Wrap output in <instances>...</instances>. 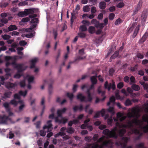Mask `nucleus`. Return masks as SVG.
Instances as JSON below:
<instances>
[{
    "instance_id": "obj_3",
    "label": "nucleus",
    "mask_w": 148,
    "mask_h": 148,
    "mask_svg": "<svg viewBox=\"0 0 148 148\" xmlns=\"http://www.w3.org/2000/svg\"><path fill=\"white\" fill-rule=\"evenodd\" d=\"M37 15L36 14H31L29 16V18H32L30 22L32 23L30 27L28 29H26V31L27 32H29V30H32L33 29L35 28L37 26L36 23L38 22V19L36 17H37Z\"/></svg>"
},
{
    "instance_id": "obj_25",
    "label": "nucleus",
    "mask_w": 148,
    "mask_h": 148,
    "mask_svg": "<svg viewBox=\"0 0 148 148\" xmlns=\"http://www.w3.org/2000/svg\"><path fill=\"white\" fill-rule=\"evenodd\" d=\"M140 26V25H138L136 28L135 29L133 35V37L134 38L136 37L139 30V28Z\"/></svg>"
},
{
    "instance_id": "obj_19",
    "label": "nucleus",
    "mask_w": 148,
    "mask_h": 148,
    "mask_svg": "<svg viewBox=\"0 0 148 148\" xmlns=\"http://www.w3.org/2000/svg\"><path fill=\"white\" fill-rule=\"evenodd\" d=\"M97 75L93 76L91 77L90 80L92 84H96L97 83Z\"/></svg>"
},
{
    "instance_id": "obj_58",
    "label": "nucleus",
    "mask_w": 148,
    "mask_h": 148,
    "mask_svg": "<svg viewBox=\"0 0 148 148\" xmlns=\"http://www.w3.org/2000/svg\"><path fill=\"white\" fill-rule=\"evenodd\" d=\"M27 44V42L25 40H21L19 42V44L21 46H24Z\"/></svg>"
},
{
    "instance_id": "obj_53",
    "label": "nucleus",
    "mask_w": 148,
    "mask_h": 148,
    "mask_svg": "<svg viewBox=\"0 0 148 148\" xmlns=\"http://www.w3.org/2000/svg\"><path fill=\"white\" fill-rule=\"evenodd\" d=\"M53 34L54 36V38L55 40H56L57 35H58V32L57 30L54 29L53 30Z\"/></svg>"
},
{
    "instance_id": "obj_12",
    "label": "nucleus",
    "mask_w": 148,
    "mask_h": 148,
    "mask_svg": "<svg viewBox=\"0 0 148 148\" xmlns=\"http://www.w3.org/2000/svg\"><path fill=\"white\" fill-rule=\"evenodd\" d=\"M79 53L80 56H78L77 58L76 59H77V60H83L86 58L85 56H81L83 55L84 54V49H79Z\"/></svg>"
},
{
    "instance_id": "obj_18",
    "label": "nucleus",
    "mask_w": 148,
    "mask_h": 148,
    "mask_svg": "<svg viewBox=\"0 0 148 148\" xmlns=\"http://www.w3.org/2000/svg\"><path fill=\"white\" fill-rule=\"evenodd\" d=\"M73 110L74 112H75L77 111L78 110L81 111L83 109V106L82 105L79 106V107L77 106H75L73 108Z\"/></svg>"
},
{
    "instance_id": "obj_64",
    "label": "nucleus",
    "mask_w": 148,
    "mask_h": 148,
    "mask_svg": "<svg viewBox=\"0 0 148 148\" xmlns=\"http://www.w3.org/2000/svg\"><path fill=\"white\" fill-rule=\"evenodd\" d=\"M91 12L92 14H94L97 12L96 8L94 6H92L91 8Z\"/></svg>"
},
{
    "instance_id": "obj_22",
    "label": "nucleus",
    "mask_w": 148,
    "mask_h": 148,
    "mask_svg": "<svg viewBox=\"0 0 148 148\" xmlns=\"http://www.w3.org/2000/svg\"><path fill=\"white\" fill-rule=\"evenodd\" d=\"M37 60L38 59L37 58H34L31 60L30 69H33L35 67V64Z\"/></svg>"
},
{
    "instance_id": "obj_6",
    "label": "nucleus",
    "mask_w": 148,
    "mask_h": 148,
    "mask_svg": "<svg viewBox=\"0 0 148 148\" xmlns=\"http://www.w3.org/2000/svg\"><path fill=\"white\" fill-rule=\"evenodd\" d=\"M104 87L105 89H107L108 91H110L111 88L114 90L116 89L115 83L114 82H113L112 84L111 83L108 84V81H106L105 82L104 84Z\"/></svg>"
},
{
    "instance_id": "obj_15",
    "label": "nucleus",
    "mask_w": 148,
    "mask_h": 148,
    "mask_svg": "<svg viewBox=\"0 0 148 148\" xmlns=\"http://www.w3.org/2000/svg\"><path fill=\"white\" fill-rule=\"evenodd\" d=\"M105 111L104 109H102L100 111L97 112L94 116L95 118H99L101 114L102 116H103L105 114Z\"/></svg>"
},
{
    "instance_id": "obj_26",
    "label": "nucleus",
    "mask_w": 148,
    "mask_h": 148,
    "mask_svg": "<svg viewBox=\"0 0 148 148\" xmlns=\"http://www.w3.org/2000/svg\"><path fill=\"white\" fill-rule=\"evenodd\" d=\"M17 15L20 17H23L27 16L25 10L24 11L19 12L17 14Z\"/></svg>"
},
{
    "instance_id": "obj_8",
    "label": "nucleus",
    "mask_w": 148,
    "mask_h": 148,
    "mask_svg": "<svg viewBox=\"0 0 148 148\" xmlns=\"http://www.w3.org/2000/svg\"><path fill=\"white\" fill-rule=\"evenodd\" d=\"M91 22L95 25V27L97 28H99L102 29L104 27L105 25L103 23H99L96 19H93L92 20Z\"/></svg>"
},
{
    "instance_id": "obj_54",
    "label": "nucleus",
    "mask_w": 148,
    "mask_h": 148,
    "mask_svg": "<svg viewBox=\"0 0 148 148\" xmlns=\"http://www.w3.org/2000/svg\"><path fill=\"white\" fill-rule=\"evenodd\" d=\"M25 106V105L24 104H21L18 108V112H20L22 111Z\"/></svg>"
},
{
    "instance_id": "obj_61",
    "label": "nucleus",
    "mask_w": 148,
    "mask_h": 148,
    "mask_svg": "<svg viewBox=\"0 0 148 148\" xmlns=\"http://www.w3.org/2000/svg\"><path fill=\"white\" fill-rule=\"evenodd\" d=\"M30 21V19L29 17H26L22 18L21 21L23 22H27Z\"/></svg>"
},
{
    "instance_id": "obj_45",
    "label": "nucleus",
    "mask_w": 148,
    "mask_h": 148,
    "mask_svg": "<svg viewBox=\"0 0 148 148\" xmlns=\"http://www.w3.org/2000/svg\"><path fill=\"white\" fill-rule=\"evenodd\" d=\"M82 23L84 24V25H85L86 26H89L90 23V22L87 20H84L82 21Z\"/></svg>"
},
{
    "instance_id": "obj_23",
    "label": "nucleus",
    "mask_w": 148,
    "mask_h": 148,
    "mask_svg": "<svg viewBox=\"0 0 148 148\" xmlns=\"http://www.w3.org/2000/svg\"><path fill=\"white\" fill-rule=\"evenodd\" d=\"M27 16L28 14H32L34 13L35 9L34 8L27 9L25 10Z\"/></svg>"
},
{
    "instance_id": "obj_37",
    "label": "nucleus",
    "mask_w": 148,
    "mask_h": 148,
    "mask_svg": "<svg viewBox=\"0 0 148 148\" xmlns=\"http://www.w3.org/2000/svg\"><path fill=\"white\" fill-rule=\"evenodd\" d=\"M136 147H138L139 148H147L145 147L144 144L143 143H140L139 144L136 145Z\"/></svg>"
},
{
    "instance_id": "obj_55",
    "label": "nucleus",
    "mask_w": 148,
    "mask_h": 148,
    "mask_svg": "<svg viewBox=\"0 0 148 148\" xmlns=\"http://www.w3.org/2000/svg\"><path fill=\"white\" fill-rule=\"evenodd\" d=\"M143 3V2L142 0H140L138 4L137 5L136 7L138 8V9H140L142 6Z\"/></svg>"
},
{
    "instance_id": "obj_2",
    "label": "nucleus",
    "mask_w": 148,
    "mask_h": 148,
    "mask_svg": "<svg viewBox=\"0 0 148 148\" xmlns=\"http://www.w3.org/2000/svg\"><path fill=\"white\" fill-rule=\"evenodd\" d=\"M133 124H135L136 125L139 127V128L143 130L144 133H148V125H146L143 126V122L140 120H138L136 119H134L132 120L131 122L129 121L127 124V128L132 130L134 127Z\"/></svg>"
},
{
    "instance_id": "obj_38",
    "label": "nucleus",
    "mask_w": 148,
    "mask_h": 148,
    "mask_svg": "<svg viewBox=\"0 0 148 148\" xmlns=\"http://www.w3.org/2000/svg\"><path fill=\"white\" fill-rule=\"evenodd\" d=\"M124 86V84L123 82H120L117 85V88L119 89H121Z\"/></svg>"
},
{
    "instance_id": "obj_36",
    "label": "nucleus",
    "mask_w": 148,
    "mask_h": 148,
    "mask_svg": "<svg viewBox=\"0 0 148 148\" xmlns=\"http://www.w3.org/2000/svg\"><path fill=\"white\" fill-rule=\"evenodd\" d=\"M108 112L111 113L112 115H114L115 113L114 108L113 107H110L108 109Z\"/></svg>"
},
{
    "instance_id": "obj_27",
    "label": "nucleus",
    "mask_w": 148,
    "mask_h": 148,
    "mask_svg": "<svg viewBox=\"0 0 148 148\" xmlns=\"http://www.w3.org/2000/svg\"><path fill=\"white\" fill-rule=\"evenodd\" d=\"M148 35L146 33H145L143 36L139 40V42L140 43H142L144 42L146 40L147 38L148 37Z\"/></svg>"
},
{
    "instance_id": "obj_40",
    "label": "nucleus",
    "mask_w": 148,
    "mask_h": 148,
    "mask_svg": "<svg viewBox=\"0 0 148 148\" xmlns=\"http://www.w3.org/2000/svg\"><path fill=\"white\" fill-rule=\"evenodd\" d=\"M27 93V91L26 90L24 92L22 90H20L19 92V94L21 96H23L24 97H25Z\"/></svg>"
},
{
    "instance_id": "obj_41",
    "label": "nucleus",
    "mask_w": 148,
    "mask_h": 148,
    "mask_svg": "<svg viewBox=\"0 0 148 148\" xmlns=\"http://www.w3.org/2000/svg\"><path fill=\"white\" fill-rule=\"evenodd\" d=\"M67 96L69 98L70 100L71 101H72L74 97V95L73 93H67Z\"/></svg>"
},
{
    "instance_id": "obj_47",
    "label": "nucleus",
    "mask_w": 148,
    "mask_h": 148,
    "mask_svg": "<svg viewBox=\"0 0 148 148\" xmlns=\"http://www.w3.org/2000/svg\"><path fill=\"white\" fill-rule=\"evenodd\" d=\"M136 57L140 59H142L144 58V56L140 53H137L136 55Z\"/></svg>"
},
{
    "instance_id": "obj_31",
    "label": "nucleus",
    "mask_w": 148,
    "mask_h": 148,
    "mask_svg": "<svg viewBox=\"0 0 148 148\" xmlns=\"http://www.w3.org/2000/svg\"><path fill=\"white\" fill-rule=\"evenodd\" d=\"M79 31L83 32H85L87 30V28L85 25H81L79 28Z\"/></svg>"
},
{
    "instance_id": "obj_57",
    "label": "nucleus",
    "mask_w": 148,
    "mask_h": 148,
    "mask_svg": "<svg viewBox=\"0 0 148 148\" xmlns=\"http://www.w3.org/2000/svg\"><path fill=\"white\" fill-rule=\"evenodd\" d=\"M115 16V14L113 13H110L109 16V18L110 20H113Z\"/></svg>"
},
{
    "instance_id": "obj_9",
    "label": "nucleus",
    "mask_w": 148,
    "mask_h": 148,
    "mask_svg": "<svg viewBox=\"0 0 148 148\" xmlns=\"http://www.w3.org/2000/svg\"><path fill=\"white\" fill-rule=\"evenodd\" d=\"M17 29V27L15 25H11L7 28L4 29L3 31L4 32L7 33L10 31L16 30Z\"/></svg>"
},
{
    "instance_id": "obj_16",
    "label": "nucleus",
    "mask_w": 148,
    "mask_h": 148,
    "mask_svg": "<svg viewBox=\"0 0 148 148\" xmlns=\"http://www.w3.org/2000/svg\"><path fill=\"white\" fill-rule=\"evenodd\" d=\"M77 99L81 102H86V97L81 93L78 94L77 96Z\"/></svg>"
},
{
    "instance_id": "obj_42",
    "label": "nucleus",
    "mask_w": 148,
    "mask_h": 148,
    "mask_svg": "<svg viewBox=\"0 0 148 148\" xmlns=\"http://www.w3.org/2000/svg\"><path fill=\"white\" fill-rule=\"evenodd\" d=\"M132 104L131 101L129 99H127L125 102V105L126 106L131 105Z\"/></svg>"
},
{
    "instance_id": "obj_35",
    "label": "nucleus",
    "mask_w": 148,
    "mask_h": 148,
    "mask_svg": "<svg viewBox=\"0 0 148 148\" xmlns=\"http://www.w3.org/2000/svg\"><path fill=\"white\" fill-rule=\"evenodd\" d=\"M12 94V92L10 91L5 92L4 94V96L5 98H10Z\"/></svg>"
},
{
    "instance_id": "obj_48",
    "label": "nucleus",
    "mask_w": 148,
    "mask_h": 148,
    "mask_svg": "<svg viewBox=\"0 0 148 148\" xmlns=\"http://www.w3.org/2000/svg\"><path fill=\"white\" fill-rule=\"evenodd\" d=\"M90 10V8L88 5H86L83 7V11L84 12H88Z\"/></svg>"
},
{
    "instance_id": "obj_1",
    "label": "nucleus",
    "mask_w": 148,
    "mask_h": 148,
    "mask_svg": "<svg viewBox=\"0 0 148 148\" xmlns=\"http://www.w3.org/2000/svg\"><path fill=\"white\" fill-rule=\"evenodd\" d=\"M126 132V130L125 129H121L118 130L117 127H114L111 131L108 129H105L103 132V134L106 135L109 138H113L117 139L118 136L121 137V139ZM121 140L120 141H121Z\"/></svg>"
},
{
    "instance_id": "obj_32",
    "label": "nucleus",
    "mask_w": 148,
    "mask_h": 148,
    "mask_svg": "<svg viewBox=\"0 0 148 148\" xmlns=\"http://www.w3.org/2000/svg\"><path fill=\"white\" fill-rule=\"evenodd\" d=\"M88 31L89 33L93 34L95 32V27L92 26H90L88 29Z\"/></svg>"
},
{
    "instance_id": "obj_13",
    "label": "nucleus",
    "mask_w": 148,
    "mask_h": 148,
    "mask_svg": "<svg viewBox=\"0 0 148 148\" xmlns=\"http://www.w3.org/2000/svg\"><path fill=\"white\" fill-rule=\"evenodd\" d=\"M23 64H18L16 66H14V68L17 69L18 73H20L25 70L23 68Z\"/></svg>"
},
{
    "instance_id": "obj_33",
    "label": "nucleus",
    "mask_w": 148,
    "mask_h": 148,
    "mask_svg": "<svg viewBox=\"0 0 148 148\" xmlns=\"http://www.w3.org/2000/svg\"><path fill=\"white\" fill-rule=\"evenodd\" d=\"M78 36L81 38H83L86 37V34L82 32H80L78 33Z\"/></svg>"
},
{
    "instance_id": "obj_49",
    "label": "nucleus",
    "mask_w": 148,
    "mask_h": 148,
    "mask_svg": "<svg viewBox=\"0 0 148 148\" xmlns=\"http://www.w3.org/2000/svg\"><path fill=\"white\" fill-rule=\"evenodd\" d=\"M0 22L3 24H6L8 22V20L6 18H2L0 20Z\"/></svg>"
},
{
    "instance_id": "obj_44",
    "label": "nucleus",
    "mask_w": 148,
    "mask_h": 148,
    "mask_svg": "<svg viewBox=\"0 0 148 148\" xmlns=\"http://www.w3.org/2000/svg\"><path fill=\"white\" fill-rule=\"evenodd\" d=\"M75 131L74 129L72 127L68 128L67 129V132L70 134H72Z\"/></svg>"
},
{
    "instance_id": "obj_30",
    "label": "nucleus",
    "mask_w": 148,
    "mask_h": 148,
    "mask_svg": "<svg viewBox=\"0 0 148 148\" xmlns=\"http://www.w3.org/2000/svg\"><path fill=\"white\" fill-rule=\"evenodd\" d=\"M147 15L146 13L143 12L141 16V20L142 21L145 22L147 17Z\"/></svg>"
},
{
    "instance_id": "obj_24",
    "label": "nucleus",
    "mask_w": 148,
    "mask_h": 148,
    "mask_svg": "<svg viewBox=\"0 0 148 148\" xmlns=\"http://www.w3.org/2000/svg\"><path fill=\"white\" fill-rule=\"evenodd\" d=\"M106 3L105 2L103 1L99 3V6L100 9L103 10L106 7Z\"/></svg>"
},
{
    "instance_id": "obj_7",
    "label": "nucleus",
    "mask_w": 148,
    "mask_h": 148,
    "mask_svg": "<svg viewBox=\"0 0 148 148\" xmlns=\"http://www.w3.org/2000/svg\"><path fill=\"white\" fill-rule=\"evenodd\" d=\"M113 143L110 140H105L103 141L101 145H99L98 148H103V146H105L108 148H112Z\"/></svg>"
},
{
    "instance_id": "obj_5",
    "label": "nucleus",
    "mask_w": 148,
    "mask_h": 148,
    "mask_svg": "<svg viewBox=\"0 0 148 148\" xmlns=\"http://www.w3.org/2000/svg\"><path fill=\"white\" fill-rule=\"evenodd\" d=\"M65 112V108H64L62 110H57V114L58 116L55 118V121L56 123H63L65 124V118H63L62 119H59V117H61L62 114Z\"/></svg>"
},
{
    "instance_id": "obj_39",
    "label": "nucleus",
    "mask_w": 148,
    "mask_h": 148,
    "mask_svg": "<svg viewBox=\"0 0 148 148\" xmlns=\"http://www.w3.org/2000/svg\"><path fill=\"white\" fill-rule=\"evenodd\" d=\"M1 37L4 40H8L11 38L10 36L7 34H5L4 35H2Z\"/></svg>"
},
{
    "instance_id": "obj_59",
    "label": "nucleus",
    "mask_w": 148,
    "mask_h": 148,
    "mask_svg": "<svg viewBox=\"0 0 148 148\" xmlns=\"http://www.w3.org/2000/svg\"><path fill=\"white\" fill-rule=\"evenodd\" d=\"M123 80L126 83H129L130 82V77L128 76H126L124 77Z\"/></svg>"
},
{
    "instance_id": "obj_63",
    "label": "nucleus",
    "mask_w": 148,
    "mask_h": 148,
    "mask_svg": "<svg viewBox=\"0 0 148 148\" xmlns=\"http://www.w3.org/2000/svg\"><path fill=\"white\" fill-rule=\"evenodd\" d=\"M91 148H98L99 144L96 143L91 144Z\"/></svg>"
},
{
    "instance_id": "obj_28",
    "label": "nucleus",
    "mask_w": 148,
    "mask_h": 148,
    "mask_svg": "<svg viewBox=\"0 0 148 148\" xmlns=\"http://www.w3.org/2000/svg\"><path fill=\"white\" fill-rule=\"evenodd\" d=\"M131 88L132 89L136 91L139 90L140 89L139 86L135 84H132Z\"/></svg>"
},
{
    "instance_id": "obj_46",
    "label": "nucleus",
    "mask_w": 148,
    "mask_h": 148,
    "mask_svg": "<svg viewBox=\"0 0 148 148\" xmlns=\"http://www.w3.org/2000/svg\"><path fill=\"white\" fill-rule=\"evenodd\" d=\"M87 94L88 100L87 101L89 102H91L92 100V98L91 96V93H86Z\"/></svg>"
},
{
    "instance_id": "obj_60",
    "label": "nucleus",
    "mask_w": 148,
    "mask_h": 148,
    "mask_svg": "<svg viewBox=\"0 0 148 148\" xmlns=\"http://www.w3.org/2000/svg\"><path fill=\"white\" fill-rule=\"evenodd\" d=\"M34 79V77L33 76H29V78L28 79V81L29 84H30L33 82Z\"/></svg>"
},
{
    "instance_id": "obj_14",
    "label": "nucleus",
    "mask_w": 148,
    "mask_h": 148,
    "mask_svg": "<svg viewBox=\"0 0 148 148\" xmlns=\"http://www.w3.org/2000/svg\"><path fill=\"white\" fill-rule=\"evenodd\" d=\"M137 112L136 109H133L131 112H129L127 114V116L129 118L134 117L136 116Z\"/></svg>"
},
{
    "instance_id": "obj_51",
    "label": "nucleus",
    "mask_w": 148,
    "mask_h": 148,
    "mask_svg": "<svg viewBox=\"0 0 148 148\" xmlns=\"http://www.w3.org/2000/svg\"><path fill=\"white\" fill-rule=\"evenodd\" d=\"M132 132L135 134H140V131L136 128L132 129Z\"/></svg>"
},
{
    "instance_id": "obj_43",
    "label": "nucleus",
    "mask_w": 148,
    "mask_h": 148,
    "mask_svg": "<svg viewBox=\"0 0 148 148\" xmlns=\"http://www.w3.org/2000/svg\"><path fill=\"white\" fill-rule=\"evenodd\" d=\"M122 22L123 21H122L121 19L120 18H119L115 21L114 24L115 25H117L122 23Z\"/></svg>"
},
{
    "instance_id": "obj_4",
    "label": "nucleus",
    "mask_w": 148,
    "mask_h": 148,
    "mask_svg": "<svg viewBox=\"0 0 148 148\" xmlns=\"http://www.w3.org/2000/svg\"><path fill=\"white\" fill-rule=\"evenodd\" d=\"M128 137H123L121 141H119L116 142V144L117 146H120L122 148H132L131 146L127 147V144L129 140Z\"/></svg>"
},
{
    "instance_id": "obj_11",
    "label": "nucleus",
    "mask_w": 148,
    "mask_h": 148,
    "mask_svg": "<svg viewBox=\"0 0 148 148\" xmlns=\"http://www.w3.org/2000/svg\"><path fill=\"white\" fill-rule=\"evenodd\" d=\"M8 116H7L5 115H3V116L0 115V121L2 123H6L8 120H10Z\"/></svg>"
},
{
    "instance_id": "obj_62",
    "label": "nucleus",
    "mask_w": 148,
    "mask_h": 148,
    "mask_svg": "<svg viewBox=\"0 0 148 148\" xmlns=\"http://www.w3.org/2000/svg\"><path fill=\"white\" fill-rule=\"evenodd\" d=\"M20 85L21 87H24L25 85V81L23 80L21 81L20 82Z\"/></svg>"
},
{
    "instance_id": "obj_50",
    "label": "nucleus",
    "mask_w": 148,
    "mask_h": 148,
    "mask_svg": "<svg viewBox=\"0 0 148 148\" xmlns=\"http://www.w3.org/2000/svg\"><path fill=\"white\" fill-rule=\"evenodd\" d=\"M124 5V3L123 2L121 1L118 3L116 6L118 8H122L123 7Z\"/></svg>"
},
{
    "instance_id": "obj_29",
    "label": "nucleus",
    "mask_w": 148,
    "mask_h": 148,
    "mask_svg": "<svg viewBox=\"0 0 148 148\" xmlns=\"http://www.w3.org/2000/svg\"><path fill=\"white\" fill-rule=\"evenodd\" d=\"M129 83L130 85H132L136 83V81L134 76H132L130 78V82Z\"/></svg>"
},
{
    "instance_id": "obj_10",
    "label": "nucleus",
    "mask_w": 148,
    "mask_h": 148,
    "mask_svg": "<svg viewBox=\"0 0 148 148\" xmlns=\"http://www.w3.org/2000/svg\"><path fill=\"white\" fill-rule=\"evenodd\" d=\"M4 107L5 108L6 112L9 114V116H11L13 115V113L11 112L9 106V103L7 102H5L3 104Z\"/></svg>"
},
{
    "instance_id": "obj_20",
    "label": "nucleus",
    "mask_w": 148,
    "mask_h": 148,
    "mask_svg": "<svg viewBox=\"0 0 148 148\" xmlns=\"http://www.w3.org/2000/svg\"><path fill=\"white\" fill-rule=\"evenodd\" d=\"M52 121L51 120H49L47 122V125H45L43 127V129L44 130L47 129L49 130V129L51 128L52 126V124L51 123Z\"/></svg>"
},
{
    "instance_id": "obj_56",
    "label": "nucleus",
    "mask_w": 148,
    "mask_h": 148,
    "mask_svg": "<svg viewBox=\"0 0 148 148\" xmlns=\"http://www.w3.org/2000/svg\"><path fill=\"white\" fill-rule=\"evenodd\" d=\"M14 99L20 100L21 98L20 95L16 93L14 94Z\"/></svg>"
},
{
    "instance_id": "obj_34",
    "label": "nucleus",
    "mask_w": 148,
    "mask_h": 148,
    "mask_svg": "<svg viewBox=\"0 0 148 148\" xmlns=\"http://www.w3.org/2000/svg\"><path fill=\"white\" fill-rule=\"evenodd\" d=\"M9 103V105L10 104H11L12 105H13L14 106L16 107L17 106L18 104V102L17 101H16L15 99H14L11 100L10 103Z\"/></svg>"
},
{
    "instance_id": "obj_21",
    "label": "nucleus",
    "mask_w": 148,
    "mask_h": 148,
    "mask_svg": "<svg viewBox=\"0 0 148 148\" xmlns=\"http://www.w3.org/2000/svg\"><path fill=\"white\" fill-rule=\"evenodd\" d=\"M15 84L12 83L10 82H8L6 84V87L8 89L14 88L15 86H16Z\"/></svg>"
},
{
    "instance_id": "obj_17",
    "label": "nucleus",
    "mask_w": 148,
    "mask_h": 148,
    "mask_svg": "<svg viewBox=\"0 0 148 148\" xmlns=\"http://www.w3.org/2000/svg\"><path fill=\"white\" fill-rule=\"evenodd\" d=\"M49 82L50 83L49 84L48 87V91L49 94H51L52 92V84L54 82V80L53 79H51L49 81Z\"/></svg>"
},
{
    "instance_id": "obj_52",
    "label": "nucleus",
    "mask_w": 148,
    "mask_h": 148,
    "mask_svg": "<svg viewBox=\"0 0 148 148\" xmlns=\"http://www.w3.org/2000/svg\"><path fill=\"white\" fill-rule=\"evenodd\" d=\"M142 118L143 121L147 122L148 123V116L147 115L143 116Z\"/></svg>"
}]
</instances>
